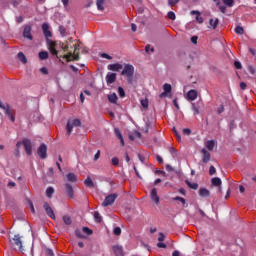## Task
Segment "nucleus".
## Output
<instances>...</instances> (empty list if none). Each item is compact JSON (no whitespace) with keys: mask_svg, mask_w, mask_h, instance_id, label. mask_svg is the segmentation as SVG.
<instances>
[{"mask_svg":"<svg viewBox=\"0 0 256 256\" xmlns=\"http://www.w3.org/2000/svg\"><path fill=\"white\" fill-rule=\"evenodd\" d=\"M9 243L12 249H18V251H25V249H23V240H21V235L16 234L13 238H9Z\"/></svg>","mask_w":256,"mask_h":256,"instance_id":"1","label":"nucleus"},{"mask_svg":"<svg viewBox=\"0 0 256 256\" xmlns=\"http://www.w3.org/2000/svg\"><path fill=\"white\" fill-rule=\"evenodd\" d=\"M133 73H135V67L131 64H126L121 75H126L129 77L128 81L131 83V77H133Z\"/></svg>","mask_w":256,"mask_h":256,"instance_id":"2","label":"nucleus"},{"mask_svg":"<svg viewBox=\"0 0 256 256\" xmlns=\"http://www.w3.org/2000/svg\"><path fill=\"white\" fill-rule=\"evenodd\" d=\"M0 109H3L5 111V115L10 119V121L14 122L15 121V116L13 115V110L9 105L3 104V102L0 100Z\"/></svg>","mask_w":256,"mask_h":256,"instance_id":"3","label":"nucleus"},{"mask_svg":"<svg viewBox=\"0 0 256 256\" xmlns=\"http://www.w3.org/2000/svg\"><path fill=\"white\" fill-rule=\"evenodd\" d=\"M73 127H81V120L79 119H74L70 120L67 123V135H71L73 131Z\"/></svg>","mask_w":256,"mask_h":256,"instance_id":"4","label":"nucleus"},{"mask_svg":"<svg viewBox=\"0 0 256 256\" xmlns=\"http://www.w3.org/2000/svg\"><path fill=\"white\" fill-rule=\"evenodd\" d=\"M115 199H117V194H110L105 197L102 207H109V205H113L115 203Z\"/></svg>","mask_w":256,"mask_h":256,"instance_id":"5","label":"nucleus"},{"mask_svg":"<svg viewBox=\"0 0 256 256\" xmlns=\"http://www.w3.org/2000/svg\"><path fill=\"white\" fill-rule=\"evenodd\" d=\"M47 45H48V50L52 55H57V43L53 42L51 39H47Z\"/></svg>","mask_w":256,"mask_h":256,"instance_id":"6","label":"nucleus"},{"mask_svg":"<svg viewBox=\"0 0 256 256\" xmlns=\"http://www.w3.org/2000/svg\"><path fill=\"white\" fill-rule=\"evenodd\" d=\"M37 153L40 159H47V145H40V147L37 149Z\"/></svg>","mask_w":256,"mask_h":256,"instance_id":"7","label":"nucleus"},{"mask_svg":"<svg viewBox=\"0 0 256 256\" xmlns=\"http://www.w3.org/2000/svg\"><path fill=\"white\" fill-rule=\"evenodd\" d=\"M23 145H24V148H25V151H26L27 155H31V153L33 151V144L31 143V140L24 139L23 140Z\"/></svg>","mask_w":256,"mask_h":256,"instance_id":"8","label":"nucleus"},{"mask_svg":"<svg viewBox=\"0 0 256 256\" xmlns=\"http://www.w3.org/2000/svg\"><path fill=\"white\" fill-rule=\"evenodd\" d=\"M43 207L45 209L46 215H48L50 219L55 220V212L53 211V208H51L49 203H44Z\"/></svg>","mask_w":256,"mask_h":256,"instance_id":"9","label":"nucleus"},{"mask_svg":"<svg viewBox=\"0 0 256 256\" xmlns=\"http://www.w3.org/2000/svg\"><path fill=\"white\" fill-rule=\"evenodd\" d=\"M221 178L219 177H215V178H212V185H214V187H218V193H222L223 191V188H221Z\"/></svg>","mask_w":256,"mask_h":256,"instance_id":"10","label":"nucleus"},{"mask_svg":"<svg viewBox=\"0 0 256 256\" xmlns=\"http://www.w3.org/2000/svg\"><path fill=\"white\" fill-rule=\"evenodd\" d=\"M201 153L203 155V158H202L203 163H209V161L211 160V154L205 148L201 150Z\"/></svg>","mask_w":256,"mask_h":256,"instance_id":"11","label":"nucleus"},{"mask_svg":"<svg viewBox=\"0 0 256 256\" xmlns=\"http://www.w3.org/2000/svg\"><path fill=\"white\" fill-rule=\"evenodd\" d=\"M150 197L156 205H159V196L157 195V189L153 188L150 192Z\"/></svg>","mask_w":256,"mask_h":256,"instance_id":"12","label":"nucleus"},{"mask_svg":"<svg viewBox=\"0 0 256 256\" xmlns=\"http://www.w3.org/2000/svg\"><path fill=\"white\" fill-rule=\"evenodd\" d=\"M115 81H117V74L108 73L106 75V83L111 84V83H115Z\"/></svg>","mask_w":256,"mask_h":256,"instance_id":"13","label":"nucleus"},{"mask_svg":"<svg viewBox=\"0 0 256 256\" xmlns=\"http://www.w3.org/2000/svg\"><path fill=\"white\" fill-rule=\"evenodd\" d=\"M42 30H43L44 36L46 37V40L49 39L51 37V31L49 30V24L44 23L42 25Z\"/></svg>","mask_w":256,"mask_h":256,"instance_id":"14","label":"nucleus"},{"mask_svg":"<svg viewBox=\"0 0 256 256\" xmlns=\"http://www.w3.org/2000/svg\"><path fill=\"white\" fill-rule=\"evenodd\" d=\"M23 36L30 41L33 40V36L31 35V26H26L24 28Z\"/></svg>","mask_w":256,"mask_h":256,"instance_id":"15","label":"nucleus"},{"mask_svg":"<svg viewBox=\"0 0 256 256\" xmlns=\"http://www.w3.org/2000/svg\"><path fill=\"white\" fill-rule=\"evenodd\" d=\"M216 145H217V142L214 140H208L205 143V147H206V149H208V151H213V149H215Z\"/></svg>","mask_w":256,"mask_h":256,"instance_id":"16","label":"nucleus"},{"mask_svg":"<svg viewBox=\"0 0 256 256\" xmlns=\"http://www.w3.org/2000/svg\"><path fill=\"white\" fill-rule=\"evenodd\" d=\"M187 99L188 101H195L197 99V90H190L187 93Z\"/></svg>","mask_w":256,"mask_h":256,"instance_id":"17","label":"nucleus"},{"mask_svg":"<svg viewBox=\"0 0 256 256\" xmlns=\"http://www.w3.org/2000/svg\"><path fill=\"white\" fill-rule=\"evenodd\" d=\"M219 25V19L218 18H211L209 20V26L208 29H217V26Z\"/></svg>","mask_w":256,"mask_h":256,"instance_id":"18","label":"nucleus"},{"mask_svg":"<svg viewBox=\"0 0 256 256\" xmlns=\"http://www.w3.org/2000/svg\"><path fill=\"white\" fill-rule=\"evenodd\" d=\"M109 71H121L123 69V65L116 63L108 65Z\"/></svg>","mask_w":256,"mask_h":256,"instance_id":"19","label":"nucleus"},{"mask_svg":"<svg viewBox=\"0 0 256 256\" xmlns=\"http://www.w3.org/2000/svg\"><path fill=\"white\" fill-rule=\"evenodd\" d=\"M64 59L67 61H79V55H73V53H68L64 55Z\"/></svg>","mask_w":256,"mask_h":256,"instance_id":"20","label":"nucleus"},{"mask_svg":"<svg viewBox=\"0 0 256 256\" xmlns=\"http://www.w3.org/2000/svg\"><path fill=\"white\" fill-rule=\"evenodd\" d=\"M190 14L192 15H196V21L197 23H203V17H201V12L197 11V10H192L190 12Z\"/></svg>","mask_w":256,"mask_h":256,"instance_id":"21","label":"nucleus"},{"mask_svg":"<svg viewBox=\"0 0 256 256\" xmlns=\"http://www.w3.org/2000/svg\"><path fill=\"white\" fill-rule=\"evenodd\" d=\"M198 193L200 197H203V198L209 197V195H211V192L206 188H200Z\"/></svg>","mask_w":256,"mask_h":256,"instance_id":"22","label":"nucleus"},{"mask_svg":"<svg viewBox=\"0 0 256 256\" xmlns=\"http://www.w3.org/2000/svg\"><path fill=\"white\" fill-rule=\"evenodd\" d=\"M66 193L70 199H73L74 197V192H73V186L71 184H66Z\"/></svg>","mask_w":256,"mask_h":256,"instance_id":"23","label":"nucleus"},{"mask_svg":"<svg viewBox=\"0 0 256 256\" xmlns=\"http://www.w3.org/2000/svg\"><path fill=\"white\" fill-rule=\"evenodd\" d=\"M119 98L117 97V94L116 93H112V94H109L108 95V101L110 102V103H114L115 105H117V100H118Z\"/></svg>","mask_w":256,"mask_h":256,"instance_id":"24","label":"nucleus"},{"mask_svg":"<svg viewBox=\"0 0 256 256\" xmlns=\"http://www.w3.org/2000/svg\"><path fill=\"white\" fill-rule=\"evenodd\" d=\"M105 1L106 0H96V5H97L98 11H103L105 9V7H104Z\"/></svg>","mask_w":256,"mask_h":256,"instance_id":"25","label":"nucleus"},{"mask_svg":"<svg viewBox=\"0 0 256 256\" xmlns=\"http://www.w3.org/2000/svg\"><path fill=\"white\" fill-rule=\"evenodd\" d=\"M113 251H114L115 255H117V256H123V247L114 246V247H113Z\"/></svg>","mask_w":256,"mask_h":256,"instance_id":"26","label":"nucleus"},{"mask_svg":"<svg viewBox=\"0 0 256 256\" xmlns=\"http://www.w3.org/2000/svg\"><path fill=\"white\" fill-rule=\"evenodd\" d=\"M66 177L71 183L77 182V176L74 173H68Z\"/></svg>","mask_w":256,"mask_h":256,"instance_id":"27","label":"nucleus"},{"mask_svg":"<svg viewBox=\"0 0 256 256\" xmlns=\"http://www.w3.org/2000/svg\"><path fill=\"white\" fill-rule=\"evenodd\" d=\"M186 184L188 185V187H190V189H194V190L199 189V184L195 182H190L189 180H186Z\"/></svg>","mask_w":256,"mask_h":256,"instance_id":"28","label":"nucleus"},{"mask_svg":"<svg viewBox=\"0 0 256 256\" xmlns=\"http://www.w3.org/2000/svg\"><path fill=\"white\" fill-rule=\"evenodd\" d=\"M18 59H19V61H21V63H23L24 65H26V63H27V57H25V54H23V52H19V53H18Z\"/></svg>","mask_w":256,"mask_h":256,"instance_id":"29","label":"nucleus"},{"mask_svg":"<svg viewBox=\"0 0 256 256\" xmlns=\"http://www.w3.org/2000/svg\"><path fill=\"white\" fill-rule=\"evenodd\" d=\"M84 185L86 187H95V184L93 183V180L91 177H87L86 180L84 181Z\"/></svg>","mask_w":256,"mask_h":256,"instance_id":"30","label":"nucleus"},{"mask_svg":"<svg viewBox=\"0 0 256 256\" xmlns=\"http://www.w3.org/2000/svg\"><path fill=\"white\" fill-rule=\"evenodd\" d=\"M75 235L76 237H78L79 239H85V234L83 233L82 229H77L75 230Z\"/></svg>","mask_w":256,"mask_h":256,"instance_id":"31","label":"nucleus"},{"mask_svg":"<svg viewBox=\"0 0 256 256\" xmlns=\"http://www.w3.org/2000/svg\"><path fill=\"white\" fill-rule=\"evenodd\" d=\"M53 193H55V189H53V187L47 188V190H46V197L51 199V197H53Z\"/></svg>","mask_w":256,"mask_h":256,"instance_id":"32","label":"nucleus"},{"mask_svg":"<svg viewBox=\"0 0 256 256\" xmlns=\"http://www.w3.org/2000/svg\"><path fill=\"white\" fill-rule=\"evenodd\" d=\"M139 137H141V133H140V132H134L133 134H130V135H129V139H130L131 141H135V139H137V138H139Z\"/></svg>","mask_w":256,"mask_h":256,"instance_id":"33","label":"nucleus"},{"mask_svg":"<svg viewBox=\"0 0 256 256\" xmlns=\"http://www.w3.org/2000/svg\"><path fill=\"white\" fill-rule=\"evenodd\" d=\"M115 133H116L118 139H120L121 144L124 146L125 145V140H123V135H121V132L119 131V129H115Z\"/></svg>","mask_w":256,"mask_h":256,"instance_id":"34","label":"nucleus"},{"mask_svg":"<svg viewBox=\"0 0 256 256\" xmlns=\"http://www.w3.org/2000/svg\"><path fill=\"white\" fill-rule=\"evenodd\" d=\"M63 222L65 223V225H71L72 223L71 216H68V215L63 216Z\"/></svg>","mask_w":256,"mask_h":256,"instance_id":"35","label":"nucleus"},{"mask_svg":"<svg viewBox=\"0 0 256 256\" xmlns=\"http://www.w3.org/2000/svg\"><path fill=\"white\" fill-rule=\"evenodd\" d=\"M39 58L43 61L45 59H49V53L43 51L39 53Z\"/></svg>","mask_w":256,"mask_h":256,"instance_id":"36","label":"nucleus"},{"mask_svg":"<svg viewBox=\"0 0 256 256\" xmlns=\"http://www.w3.org/2000/svg\"><path fill=\"white\" fill-rule=\"evenodd\" d=\"M141 106H142L144 109H148V108H149V100H148L147 98L142 99V100H141Z\"/></svg>","mask_w":256,"mask_h":256,"instance_id":"37","label":"nucleus"},{"mask_svg":"<svg viewBox=\"0 0 256 256\" xmlns=\"http://www.w3.org/2000/svg\"><path fill=\"white\" fill-rule=\"evenodd\" d=\"M82 233H84L85 235H93V230H91L87 227H83L82 228Z\"/></svg>","mask_w":256,"mask_h":256,"instance_id":"38","label":"nucleus"},{"mask_svg":"<svg viewBox=\"0 0 256 256\" xmlns=\"http://www.w3.org/2000/svg\"><path fill=\"white\" fill-rule=\"evenodd\" d=\"M235 33L237 35H243V33H245V30H243V27L238 26V27L235 28Z\"/></svg>","mask_w":256,"mask_h":256,"instance_id":"39","label":"nucleus"},{"mask_svg":"<svg viewBox=\"0 0 256 256\" xmlns=\"http://www.w3.org/2000/svg\"><path fill=\"white\" fill-rule=\"evenodd\" d=\"M163 89L165 93H171V84H168V83L164 84Z\"/></svg>","mask_w":256,"mask_h":256,"instance_id":"40","label":"nucleus"},{"mask_svg":"<svg viewBox=\"0 0 256 256\" xmlns=\"http://www.w3.org/2000/svg\"><path fill=\"white\" fill-rule=\"evenodd\" d=\"M224 5H227L228 7H233L235 0H223Z\"/></svg>","mask_w":256,"mask_h":256,"instance_id":"41","label":"nucleus"},{"mask_svg":"<svg viewBox=\"0 0 256 256\" xmlns=\"http://www.w3.org/2000/svg\"><path fill=\"white\" fill-rule=\"evenodd\" d=\"M167 17L171 21H175V19H176L175 12H173V11L168 12Z\"/></svg>","mask_w":256,"mask_h":256,"instance_id":"42","label":"nucleus"},{"mask_svg":"<svg viewBox=\"0 0 256 256\" xmlns=\"http://www.w3.org/2000/svg\"><path fill=\"white\" fill-rule=\"evenodd\" d=\"M94 219H95L96 223H101V214H99V212H95Z\"/></svg>","mask_w":256,"mask_h":256,"instance_id":"43","label":"nucleus"},{"mask_svg":"<svg viewBox=\"0 0 256 256\" xmlns=\"http://www.w3.org/2000/svg\"><path fill=\"white\" fill-rule=\"evenodd\" d=\"M59 31H60V35H62V37H65V35H67V30L63 26L59 27Z\"/></svg>","mask_w":256,"mask_h":256,"instance_id":"44","label":"nucleus"},{"mask_svg":"<svg viewBox=\"0 0 256 256\" xmlns=\"http://www.w3.org/2000/svg\"><path fill=\"white\" fill-rule=\"evenodd\" d=\"M111 163H112V165H114L115 167H117V165H119V158L113 157V158L111 159Z\"/></svg>","mask_w":256,"mask_h":256,"instance_id":"45","label":"nucleus"},{"mask_svg":"<svg viewBox=\"0 0 256 256\" xmlns=\"http://www.w3.org/2000/svg\"><path fill=\"white\" fill-rule=\"evenodd\" d=\"M177 3H179V0H168V5L170 7H175Z\"/></svg>","mask_w":256,"mask_h":256,"instance_id":"46","label":"nucleus"},{"mask_svg":"<svg viewBox=\"0 0 256 256\" xmlns=\"http://www.w3.org/2000/svg\"><path fill=\"white\" fill-rule=\"evenodd\" d=\"M247 69L251 75H255V67L248 65Z\"/></svg>","mask_w":256,"mask_h":256,"instance_id":"47","label":"nucleus"},{"mask_svg":"<svg viewBox=\"0 0 256 256\" xmlns=\"http://www.w3.org/2000/svg\"><path fill=\"white\" fill-rule=\"evenodd\" d=\"M114 235H121V228L120 227H115L113 230Z\"/></svg>","mask_w":256,"mask_h":256,"instance_id":"48","label":"nucleus"},{"mask_svg":"<svg viewBox=\"0 0 256 256\" xmlns=\"http://www.w3.org/2000/svg\"><path fill=\"white\" fill-rule=\"evenodd\" d=\"M134 9H137L138 13H143L144 11L143 6H138L137 4L134 5Z\"/></svg>","mask_w":256,"mask_h":256,"instance_id":"49","label":"nucleus"},{"mask_svg":"<svg viewBox=\"0 0 256 256\" xmlns=\"http://www.w3.org/2000/svg\"><path fill=\"white\" fill-rule=\"evenodd\" d=\"M174 201H180V203H182L183 205H185V200L183 197H179V196H176L174 198Z\"/></svg>","mask_w":256,"mask_h":256,"instance_id":"50","label":"nucleus"},{"mask_svg":"<svg viewBox=\"0 0 256 256\" xmlns=\"http://www.w3.org/2000/svg\"><path fill=\"white\" fill-rule=\"evenodd\" d=\"M45 253H46V255H48V256H55V254L53 253V250H51V249H49V248H46Z\"/></svg>","mask_w":256,"mask_h":256,"instance_id":"51","label":"nucleus"},{"mask_svg":"<svg viewBox=\"0 0 256 256\" xmlns=\"http://www.w3.org/2000/svg\"><path fill=\"white\" fill-rule=\"evenodd\" d=\"M118 93H119L120 97H125V90H123L122 87L118 88Z\"/></svg>","mask_w":256,"mask_h":256,"instance_id":"52","label":"nucleus"},{"mask_svg":"<svg viewBox=\"0 0 256 256\" xmlns=\"http://www.w3.org/2000/svg\"><path fill=\"white\" fill-rule=\"evenodd\" d=\"M209 173L210 175H215V173H217V170L214 168V166H210Z\"/></svg>","mask_w":256,"mask_h":256,"instance_id":"53","label":"nucleus"},{"mask_svg":"<svg viewBox=\"0 0 256 256\" xmlns=\"http://www.w3.org/2000/svg\"><path fill=\"white\" fill-rule=\"evenodd\" d=\"M183 135H191V129L185 128L182 130Z\"/></svg>","mask_w":256,"mask_h":256,"instance_id":"54","label":"nucleus"},{"mask_svg":"<svg viewBox=\"0 0 256 256\" xmlns=\"http://www.w3.org/2000/svg\"><path fill=\"white\" fill-rule=\"evenodd\" d=\"M101 57H102L103 59H109V60L113 59V57L109 56V54H107V53H102V54H101Z\"/></svg>","mask_w":256,"mask_h":256,"instance_id":"55","label":"nucleus"},{"mask_svg":"<svg viewBox=\"0 0 256 256\" xmlns=\"http://www.w3.org/2000/svg\"><path fill=\"white\" fill-rule=\"evenodd\" d=\"M192 107H193L194 115H199V108H197L195 104H192Z\"/></svg>","mask_w":256,"mask_h":256,"instance_id":"56","label":"nucleus"},{"mask_svg":"<svg viewBox=\"0 0 256 256\" xmlns=\"http://www.w3.org/2000/svg\"><path fill=\"white\" fill-rule=\"evenodd\" d=\"M145 51H146V53H149V51H151L153 53V51H155V49L151 48L150 45H146Z\"/></svg>","mask_w":256,"mask_h":256,"instance_id":"57","label":"nucleus"},{"mask_svg":"<svg viewBox=\"0 0 256 256\" xmlns=\"http://www.w3.org/2000/svg\"><path fill=\"white\" fill-rule=\"evenodd\" d=\"M158 241L161 243V241H165V235L163 233H159Z\"/></svg>","mask_w":256,"mask_h":256,"instance_id":"58","label":"nucleus"},{"mask_svg":"<svg viewBox=\"0 0 256 256\" xmlns=\"http://www.w3.org/2000/svg\"><path fill=\"white\" fill-rule=\"evenodd\" d=\"M40 72L43 73V75H47L49 73L46 67L41 68Z\"/></svg>","mask_w":256,"mask_h":256,"instance_id":"59","label":"nucleus"},{"mask_svg":"<svg viewBox=\"0 0 256 256\" xmlns=\"http://www.w3.org/2000/svg\"><path fill=\"white\" fill-rule=\"evenodd\" d=\"M157 247H159L160 249H165V247H167V245H165V243H163V242H159L157 244Z\"/></svg>","mask_w":256,"mask_h":256,"instance_id":"60","label":"nucleus"},{"mask_svg":"<svg viewBox=\"0 0 256 256\" xmlns=\"http://www.w3.org/2000/svg\"><path fill=\"white\" fill-rule=\"evenodd\" d=\"M240 88L245 91L247 89V84L245 82L240 83Z\"/></svg>","mask_w":256,"mask_h":256,"instance_id":"61","label":"nucleus"},{"mask_svg":"<svg viewBox=\"0 0 256 256\" xmlns=\"http://www.w3.org/2000/svg\"><path fill=\"white\" fill-rule=\"evenodd\" d=\"M234 66L236 67V69H241V62L235 61Z\"/></svg>","mask_w":256,"mask_h":256,"instance_id":"62","label":"nucleus"},{"mask_svg":"<svg viewBox=\"0 0 256 256\" xmlns=\"http://www.w3.org/2000/svg\"><path fill=\"white\" fill-rule=\"evenodd\" d=\"M62 3L65 7V9H67V7L69 6V0H62Z\"/></svg>","mask_w":256,"mask_h":256,"instance_id":"63","label":"nucleus"},{"mask_svg":"<svg viewBox=\"0 0 256 256\" xmlns=\"http://www.w3.org/2000/svg\"><path fill=\"white\" fill-rule=\"evenodd\" d=\"M197 36H193L192 38H191V41H192V43L194 44V45H197Z\"/></svg>","mask_w":256,"mask_h":256,"instance_id":"64","label":"nucleus"}]
</instances>
